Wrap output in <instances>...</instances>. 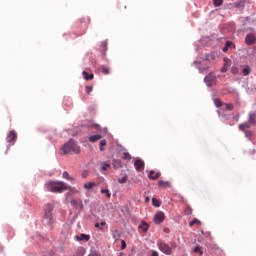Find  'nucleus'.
<instances>
[{"label": "nucleus", "instance_id": "f257e3e1", "mask_svg": "<svg viewBox=\"0 0 256 256\" xmlns=\"http://www.w3.org/2000/svg\"><path fill=\"white\" fill-rule=\"evenodd\" d=\"M47 191L51 193H63V191H72L74 193H79V190L71 186H67V184L63 181H50L46 184Z\"/></svg>", "mask_w": 256, "mask_h": 256}, {"label": "nucleus", "instance_id": "f03ea898", "mask_svg": "<svg viewBox=\"0 0 256 256\" xmlns=\"http://www.w3.org/2000/svg\"><path fill=\"white\" fill-rule=\"evenodd\" d=\"M61 151L63 155H67L69 153L77 154L81 153V148L79 147V145H77V142H75V140L71 139L69 142L61 147Z\"/></svg>", "mask_w": 256, "mask_h": 256}, {"label": "nucleus", "instance_id": "7ed1b4c3", "mask_svg": "<svg viewBox=\"0 0 256 256\" xmlns=\"http://www.w3.org/2000/svg\"><path fill=\"white\" fill-rule=\"evenodd\" d=\"M53 205L52 204H46L44 207V221L48 225H52L53 223Z\"/></svg>", "mask_w": 256, "mask_h": 256}, {"label": "nucleus", "instance_id": "20e7f679", "mask_svg": "<svg viewBox=\"0 0 256 256\" xmlns=\"http://www.w3.org/2000/svg\"><path fill=\"white\" fill-rule=\"evenodd\" d=\"M157 247L158 249H160V251L162 253H164V255H171L173 253V250L169 247V245L167 243H165V241L163 240H159L157 242Z\"/></svg>", "mask_w": 256, "mask_h": 256}, {"label": "nucleus", "instance_id": "39448f33", "mask_svg": "<svg viewBox=\"0 0 256 256\" xmlns=\"http://www.w3.org/2000/svg\"><path fill=\"white\" fill-rule=\"evenodd\" d=\"M165 221V213L163 212H158L154 216V223L156 225H161Z\"/></svg>", "mask_w": 256, "mask_h": 256}, {"label": "nucleus", "instance_id": "423d86ee", "mask_svg": "<svg viewBox=\"0 0 256 256\" xmlns=\"http://www.w3.org/2000/svg\"><path fill=\"white\" fill-rule=\"evenodd\" d=\"M15 141H17V132H15V130H12L7 136V142L15 145Z\"/></svg>", "mask_w": 256, "mask_h": 256}, {"label": "nucleus", "instance_id": "0eeeda50", "mask_svg": "<svg viewBox=\"0 0 256 256\" xmlns=\"http://www.w3.org/2000/svg\"><path fill=\"white\" fill-rule=\"evenodd\" d=\"M245 43H246V45H255V43H256L255 34H253V33L247 34L246 38H245Z\"/></svg>", "mask_w": 256, "mask_h": 256}, {"label": "nucleus", "instance_id": "6e6552de", "mask_svg": "<svg viewBox=\"0 0 256 256\" xmlns=\"http://www.w3.org/2000/svg\"><path fill=\"white\" fill-rule=\"evenodd\" d=\"M204 81L208 84L209 87L217 81V78L215 77L214 74H209L204 78Z\"/></svg>", "mask_w": 256, "mask_h": 256}, {"label": "nucleus", "instance_id": "1a4fd4ad", "mask_svg": "<svg viewBox=\"0 0 256 256\" xmlns=\"http://www.w3.org/2000/svg\"><path fill=\"white\" fill-rule=\"evenodd\" d=\"M134 167L136 171H141L142 169H145V162L141 159H138L134 162Z\"/></svg>", "mask_w": 256, "mask_h": 256}, {"label": "nucleus", "instance_id": "9d476101", "mask_svg": "<svg viewBox=\"0 0 256 256\" xmlns=\"http://www.w3.org/2000/svg\"><path fill=\"white\" fill-rule=\"evenodd\" d=\"M159 177H161V172H155V170L149 171L148 178L155 181V180L159 179Z\"/></svg>", "mask_w": 256, "mask_h": 256}, {"label": "nucleus", "instance_id": "9b49d317", "mask_svg": "<svg viewBox=\"0 0 256 256\" xmlns=\"http://www.w3.org/2000/svg\"><path fill=\"white\" fill-rule=\"evenodd\" d=\"M139 229H141V231H143V233H147V231H149V224L145 221H142L139 226Z\"/></svg>", "mask_w": 256, "mask_h": 256}, {"label": "nucleus", "instance_id": "f8f14e48", "mask_svg": "<svg viewBox=\"0 0 256 256\" xmlns=\"http://www.w3.org/2000/svg\"><path fill=\"white\" fill-rule=\"evenodd\" d=\"M248 123H249L250 125H256V112L250 113V114L248 115Z\"/></svg>", "mask_w": 256, "mask_h": 256}, {"label": "nucleus", "instance_id": "ddd939ff", "mask_svg": "<svg viewBox=\"0 0 256 256\" xmlns=\"http://www.w3.org/2000/svg\"><path fill=\"white\" fill-rule=\"evenodd\" d=\"M63 179H66L67 181H70V183H75V178L71 177L69 175V172L64 171L62 174Z\"/></svg>", "mask_w": 256, "mask_h": 256}, {"label": "nucleus", "instance_id": "4468645a", "mask_svg": "<svg viewBox=\"0 0 256 256\" xmlns=\"http://www.w3.org/2000/svg\"><path fill=\"white\" fill-rule=\"evenodd\" d=\"M100 139H102V136L97 134V135L90 136L88 138V141H90V143H97V141H100Z\"/></svg>", "mask_w": 256, "mask_h": 256}, {"label": "nucleus", "instance_id": "2eb2a0df", "mask_svg": "<svg viewBox=\"0 0 256 256\" xmlns=\"http://www.w3.org/2000/svg\"><path fill=\"white\" fill-rule=\"evenodd\" d=\"M158 186L164 187V189H167V188L171 187V182L160 180V181H158Z\"/></svg>", "mask_w": 256, "mask_h": 256}, {"label": "nucleus", "instance_id": "dca6fc26", "mask_svg": "<svg viewBox=\"0 0 256 256\" xmlns=\"http://www.w3.org/2000/svg\"><path fill=\"white\" fill-rule=\"evenodd\" d=\"M82 75H83V77H84V79H85L86 81H91V80H93V78L95 77V75L89 74V73H87V71H83V72H82Z\"/></svg>", "mask_w": 256, "mask_h": 256}, {"label": "nucleus", "instance_id": "f3484780", "mask_svg": "<svg viewBox=\"0 0 256 256\" xmlns=\"http://www.w3.org/2000/svg\"><path fill=\"white\" fill-rule=\"evenodd\" d=\"M93 187H97L95 182H88L84 184V189H86V191L93 189Z\"/></svg>", "mask_w": 256, "mask_h": 256}, {"label": "nucleus", "instance_id": "a211bd4d", "mask_svg": "<svg viewBox=\"0 0 256 256\" xmlns=\"http://www.w3.org/2000/svg\"><path fill=\"white\" fill-rule=\"evenodd\" d=\"M76 239L78 241H89V239H91V237L86 234H80V236H76Z\"/></svg>", "mask_w": 256, "mask_h": 256}, {"label": "nucleus", "instance_id": "6ab92c4d", "mask_svg": "<svg viewBox=\"0 0 256 256\" xmlns=\"http://www.w3.org/2000/svg\"><path fill=\"white\" fill-rule=\"evenodd\" d=\"M251 124L249 122L239 124V130L240 131H245V129H250Z\"/></svg>", "mask_w": 256, "mask_h": 256}, {"label": "nucleus", "instance_id": "aec40b11", "mask_svg": "<svg viewBox=\"0 0 256 256\" xmlns=\"http://www.w3.org/2000/svg\"><path fill=\"white\" fill-rule=\"evenodd\" d=\"M100 71H101V73H103V75H109V73H110L109 68L105 65L100 66Z\"/></svg>", "mask_w": 256, "mask_h": 256}, {"label": "nucleus", "instance_id": "412c9836", "mask_svg": "<svg viewBox=\"0 0 256 256\" xmlns=\"http://www.w3.org/2000/svg\"><path fill=\"white\" fill-rule=\"evenodd\" d=\"M193 225H201V221H199V219L195 218L194 220L189 222V227H193Z\"/></svg>", "mask_w": 256, "mask_h": 256}, {"label": "nucleus", "instance_id": "4be33fe9", "mask_svg": "<svg viewBox=\"0 0 256 256\" xmlns=\"http://www.w3.org/2000/svg\"><path fill=\"white\" fill-rule=\"evenodd\" d=\"M101 193L103 195H106L107 199H110L111 198V192H109V189H102L101 190Z\"/></svg>", "mask_w": 256, "mask_h": 256}, {"label": "nucleus", "instance_id": "5701e85b", "mask_svg": "<svg viewBox=\"0 0 256 256\" xmlns=\"http://www.w3.org/2000/svg\"><path fill=\"white\" fill-rule=\"evenodd\" d=\"M243 75L247 76L249 75V73H251V68L249 66H246L244 69H243Z\"/></svg>", "mask_w": 256, "mask_h": 256}, {"label": "nucleus", "instance_id": "b1692460", "mask_svg": "<svg viewBox=\"0 0 256 256\" xmlns=\"http://www.w3.org/2000/svg\"><path fill=\"white\" fill-rule=\"evenodd\" d=\"M122 158L126 161H131V154H129L128 152H124Z\"/></svg>", "mask_w": 256, "mask_h": 256}, {"label": "nucleus", "instance_id": "393cba45", "mask_svg": "<svg viewBox=\"0 0 256 256\" xmlns=\"http://www.w3.org/2000/svg\"><path fill=\"white\" fill-rule=\"evenodd\" d=\"M185 215H191L193 213V209L191 207L187 206L184 210Z\"/></svg>", "mask_w": 256, "mask_h": 256}, {"label": "nucleus", "instance_id": "a878e982", "mask_svg": "<svg viewBox=\"0 0 256 256\" xmlns=\"http://www.w3.org/2000/svg\"><path fill=\"white\" fill-rule=\"evenodd\" d=\"M152 204L154 207H160L161 203H159V200L157 198H152Z\"/></svg>", "mask_w": 256, "mask_h": 256}, {"label": "nucleus", "instance_id": "bb28decb", "mask_svg": "<svg viewBox=\"0 0 256 256\" xmlns=\"http://www.w3.org/2000/svg\"><path fill=\"white\" fill-rule=\"evenodd\" d=\"M223 5V0H214V7H221Z\"/></svg>", "mask_w": 256, "mask_h": 256}, {"label": "nucleus", "instance_id": "cd10ccee", "mask_svg": "<svg viewBox=\"0 0 256 256\" xmlns=\"http://www.w3.org/2000/svg\"><path fill=\"white\" fill-rule=\"evenodd\" d=\"M107 145V140H101L100 141V151H104L103 147Z\"/></svg>", "mask_w": 256, "mask_h": 256}, {"label": "nucleus", "instance_id": "c85d7f7f", "mask_svg": "<svg viewBox=\"0 0 256 256\" xmlns=\"http://www.w3.org/2000/svg\"><path fill=\"white\" fill-rule=\"evenodd\" d=\"M85 91L87 95H91V91H93V86H86Z\"/></svg>", "mask_w": 256, "mask_h": 256}, {"label": "nucleus", "instance_id": "c756f323", "mask_svg": "<svg viewBox=\"0 0 256 256\" xmlns=\"http://www.w3.org/2000/svg\"><path fill=\"white\" fill-rule=\"evenodd\" d=\"M214 103H215V106H216V107H221V105H223V102H221L220 99H215V100H214Z\"/></svg>", "mask_w": 256, "mask_h": 256}, {"label": "nucleus", "instance_id": "7c9ffc66", "mask_svg": "<svg viewBox=\"0 0 256 256\" xmlns=\"http://www.w3.org/2000/svg\"><path fill=\"white\" fill-rule=\"evenodd\" d=\"M105 225H107L106 222H101V223H96L95 227H96V229H99L100 227H105Z\"/></svg>", "mask_w": 256, "mask_h": 256}, {"label": "nucleus", "instance_id": "2f4dec72", "mask_svg": "<svg viewBox=\"0 0 256 256\" xmlns=\"http://www.w3.org/2000/svg\"><path fill=\"white\" fill-rule=\"evenodd\" d=\"M194 253H200V255H203V251L201 250V248L199 246H196L194 248Z\"/></svg>", "mask_w": 256, "mask_h": 256}, {"label": "nucleus", "instance_id": "473e14b6", "mask_svg": "<svg viewBox=\"0 0 256 256\" xmlns=\"http://www.w3.org/2000/svg\"><path fill=\"white\" fill-rule=\"evenodd\" d=\"M118 183H121V184H123V183H127V177H126V176H124V177H122V178L118 179Z\"/></svg>", "mask_w": 256, "mask_h": 256}, {"label": "nucleus", "instance_id": "72a5a7b5", "mask_svg": "<svg viewBox=\"0 0 256 256\" xmlns=\"http://www.w3.org/2000/svg\"><path fill=\"white\" fill-rule=\"evenodd\" d=\"M109 167H111V165H109V164H103L102 167H101V169H102V171H107V169H108Z\"/></svg>", "mask_w": 256, "mask_h": 256}, {"label": "nucleus", "instance_id": "f704fd0d", "mask_svg": "<svg viewBox=\"0 0 256 256\" xmlns=\"http://www.w3.org/2000/svg\"><path fill=\"white\" fill-rule=\"evenodd\" d=\"M70 203H71V205H72L73 207H77V205L79 204V201H77V200H71Z\"/></svg>", "mask_w": 256, "mask_h": 256}, {"label": "nucleus", "instance_id": "c9c22d12", "mask_svg": "<svg viewBox=\"0 0 256 256\" xmlns=\"http://www.w3.org/2000/svg\"><path fill=\"white\" fill-rule=\"evenodd\" d=\"M228 111H233V104H225Z\"/></svg>", "mask_w": 256, "mask_h": 256}, {"label": "nucleus", "instance_id": "e433bc0d", "mask_svg": "<svg viewBox=\"0 0 256 256\" xmlns=\"http://www.w3.org/2000/svg\"><path fill=\"white\" fill-rule=\"evenodd\" d=\"M127 247V243L125 242V240L121 241V249H125Z\"/></svg>", "mask_w": 256, "mask_h": 256}, {"label": "nucleus", "instance_id": "4c0bfd02", "mask_svg": "<svg viewBox=\"0 0 256 256\" xmlns=\"http://www.w3.org/2000/svg\"><path fill=\"white\" fill-rule=\"evenodd\" d=\"M102 49L107 51V42H102Z\"/></svg>", "mask_w": 256, "mask_h": 256}, {"label": "nucleus", "instance_id": "58836bf2", "mask_svg": "<svg viewBox=\"0 0 256 256\" xmlns=\"http://www.w3.org/2000/svg\"><path fill=\"white\" fill-rule=\"evenodd\" d=\"M231 45H233V42L226 41L225 46L228 47V49H229V47H231Z\"/></svg>", "mask_w": 256, "mask_h": 256}, {"label": "nucleus", "instance_id": "ea45409f", "mask_svg": "<svg viewBox=\"0 0 256 256\" xmlns=\"http://www.w3.org/2000/svg\"><path fill=\"white\" fill-rule=\"evenodd\" d=\"M78 251H79V253H81V255H85V249L84 248H79Z\"/></svg>", "mask_w": 256, "mask_h": 256}, {"label": "nucleus", "instance_id": "a19ab883", "mask_svg": "<svg viewBox=\"0 0 256 256\" xmlns=\"http://www.w3.org/2000/svg\"><path fill=\"white\" fill-rule=\"evenodd\" d=\"M223 51H224V53H227V51H229V47H227V46L225 45V47L223 48Z\"/></svg>", "mask_w": 256, "mask_h": 256}, {"label": "nucleus", "instance_id": "79ce46f5", "mask_svg": "<svg viewBox=\"0 0 256 256\" xmlns=\"http://www.w3.org/2000/svg\"><path fill=\"white\" fill-rule=\"evenodd\" d=\"M151 256H159V253L157 251H153Z\"/></svg>", "mask_w": 256, "mask_h": 256}, {"label": "nucleus", "instance_id": "37998d69", "mask_svg": "<svg viewBox=\"0 0 256 256\" xmlns=\"http://www.w3.org/2000/svg\"><path fill=\"white\" fill-rule=\"evenodd\" d=\"M250 135H251V132H246L247 137H250Z\"/></svg>", "mask_w": 256, "mask_h": 256}, {"label": "nucleus", "instance_id": "c03bdc74", "mask_svg": "<svg viewBox=\"0 0 256 256\" xmlns=\"http://www.w3.org/2000/svg\"><path fill=\"white\" fill-rule=\"evenodd\" d=\"M3 251V246L0 245V252Z\"/></svg>", "mask_w": 256, "mask_h": 256}, {"label": "nucleus", "instance_id": "a18cd8bd", "mask_svg": "<svg viewBox=\"0 0 256 256\" xmlns=\"http://www.w3.org/2000/svg\"><path fill=\"white\" fill-rule=\"evenodd\" d=\"M82 177H87V175L85 173L82 174Z\"/></svg>", "mask_w": 256, "mask_h": 256}, {"label": "nucleus", "instance_id": "49530a36", "mask_svg": "<svg viewBox=\"0 0 256 256\" xmlns=\"http://www.w3.org/2000/svg\"><path fill=\"white\" fill-rule=\"evenodd\" d=\"M96 129H99V125H96Z\"/></svg>", "mask_w": 256, "mask_h": 256}, {"label": "nucleus", "instance_id": "de8ad7c7", "mask_svg": "<svg viewBox=\"0 0 256 256\" xmlns=\"http://www.w3.org/2000/svg\"><path fill=\"white\" fill-rule=\"evenodd\" d=\"M104 57H105V52L103 53Z\"/></svg>", "mask_w": 256, "mask_h": 256}]
</instances>
